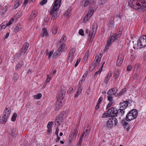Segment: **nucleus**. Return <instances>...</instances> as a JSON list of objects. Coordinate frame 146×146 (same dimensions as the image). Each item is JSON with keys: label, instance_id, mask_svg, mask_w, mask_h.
<instances>
[{"label": "nucleus", "instance_id": "4468645a", "mask_svg": "<svg viewBox=\"0 0 146 146\" xmlns=\"http://www.w3.org/2000/svg\"><path fill=\"white\" fill-rule=\"evenodd\" d=\"M117 89L116 88H112L108 90L107 92V94L111 96L115 95L116 96H118V94H117Z\"/></svg>", "mask_w": 146, "mask_h": 146}, {"label": "nucleus", "instance_id": "79ce46f5", "mask_svg": "<svg viewBox=\"0 0 146 146\" xmlns=\"http://www.w3.org/2000/svg\"><path fill=\"white\" fill-rule=\"evenodd\" d=\"M29 43L27 42H26L24 44L22 48H26V49L27 50L29 47Z\"/></svg>", "mask_w": 146, "mask_h": 146}, {"label": "nucleus", "instance_id": "2eb2a0df", "mask_svg": "<svg viewBox=\"0 0 146 146\" xmlns=\"http://www.w3.org/2000/svg\"><path fill=\"white\" fill-rule=\"evenodd\" d=\"M65 44H61L59 46H58L57 45V46H59V48H58L57 51H56V54H57L58 56H60V52H62L64 51V48L65 47Z\"/></svg>", "mask_w": 146, "mask_h": 146}, {"label": "nucleus", "instance_id": "f704fd0d", "mask_svg": "<svg viewBox=\"0 0 146 146\" xmlns=\"http://www.w3.org/2000/svg\"><path fill=\"white\" fill-rule=\"evenodd\" d=\"M89 55V51L88 50L86 53L84 57V62H86L87 61Z\"/></svg>", "mask_w": 146, "mask_h": 146}, {"label": "nucleus", "instance_id": "864d4df0", "mask_svg": "<svg viewBox=\"0 0 146 146\" xmlns=\"http://www.w3.org/2000/svg\"><path fill=\"white\" fill-rule=\"evenodd\" d=\"M86 79V77L84 75L82 77L81 80L79 81V84L80 85H81L80 84L82 82H83L84 80H85Z\"/></svg>", "mask_w": 146, "mask_h": 146}, {"label": "nucleus", "instance_id": "f3484780", "mask_svg": "<svg viewBox=\"0 0 146 146\" xmlns=\"http://www.w3.org/2000/svg\"><path fill=\"white\" fill-rule=\"evenodd\" d=\"M11 113V109L10 108H6L4 111L3 116L8 119L10 116Z\"/></svg>", "mask_w": 146, "mask_h": 146}, {"label": "nucleus", "instance_id": "7ed1b4c3", "mask_svg": "<svg viewBox=\"0 0 146 146\" xmlns=\"http://www.w3.org/2000/svg\"><path fill=\"white\" fill-rule=\"evenodd\" d=\"M121 33V31H119L118 34H114L113 35L109 36L107 40V42L106 47L104 49L105 50L108 49L111 44L117 40L120 37Z\"/></svg>", "mask_w": 146, "mask_h": 146}, {"label": "nucleus", "instance_id": "774afa93", "mask_svg": "<svg viewBox=\"0 0 146 146\" xmlns=\"http://www.w3.org/2000/svg\"><path fill=\"white\" fill-rule=\"evenodd\" d=\"M103 100V98L102 97H100L97 103L100 104Z\"/></svg>", "mask_w": 146, "mask_h": 146}, {"label": "nucleus", "instance_id": "0e129e2a", "mask_svg": "<svg viewBox=\"0 0 146 146\" xmlns=\"http://www.w3.org/2000/svg\"><path fill=\"white\" fill-rule=\"evenodd\" d=\"M62 114H61L59 115L58 117L57 118L59 119L60 121H61L62 119Z\"/></svg>", "mask_w": 146, "mask_h": 146}, {"label": "nucleus", "instance_id": "338daca9", "mask_svg": "<svg viewBox=\"0 0 146 146\" xmlns=\"http://www.w3.org/2000/svg\"><path fill=\"white\" fill-rule=\"evenodd\" d=\"M132 69V66L131 65H129L127 66V70L128 71L131 70Z\"/></svg>", "mask_w": 146, "mask_h": 146}, {"label": "nucleus", "instance_id": "412c9836", "mask_svg": "<svg viewBox=\"0 0 146 146\" xmlns=\"http://www.w3.org/2000/svg\"><path fill=\"white\" fill-rule=\"evenodd\" d=\"M108 28L110 30H114L115 29L113 22L112 20L110 21L108 25Z\"/></svg>", "mask_w": 146, "mask_h": 146}, {"label": "nucleus", "instance_id": "6e6d98bb", "mask_svg": "<svg viewBox=\"0 0 146 146\" xmlns=\"http://www.w3.org/2000/svg\"><path fill=\"white\" fill-rule=\"evenodd\" d=\"M106 2V1L105 0H100L99 1L98 3L100 5H102Z\"/></svg>", "mask_w": 146, "mask_h": 146}, {"label": "nucleus", "instance_id": "bf43d9fd", "mask_svg": "<svg viewBox=\"0 0 146 146\" xmlns=\"http://www.w3.org/2000/svg\"><path fill=\"white\" fill-rule=\"evenodd\" d=\"M79 34L82 36H84V34L83 30L82 29L80 30L79 31Z\"/></svg>", "mask_w": 146, "mask_h": 146}, {"label": "nucleus", "instance_id": "f8f14e48", "mask_svg": "<svg viewBox=\"0 0 146 146\" xmlns=\"http://www.w3.org/2000/svg\"><path fill=\"white\" fill-rule=\"evenodd\" d=\"M94 0H85L82 1L81 5L84 7L89 5H92L95 3Z\"/></svg>", "mask_w": 146, "mask_h": 146}, {"label": "nucleus", "instance_id": "f257e3e1", "mask_svg": "<svg viewBox=\"0 0 146 146\" xmlns=\"http://www.w3.org/2000/svg\"><path fill=\"white\" fill-rule=\"evenodd\" d=\"M66 90H64L63 91L62 90V92H61L60 94L58 96V100L56 102L55 107V110L57 111L60 109L62 107V105L64 104L63 98L65 96Z\"/></svg>", "mask_w": 146, "mask_h": 146}, {"label": "nucleus", "instance_id": "473e14b6", "mask_svg": "<svg viewBox=\"0 0 146 146\" xmlns=\"http://www.w3.org/2000/svg\"><path fill=\"white\" fill-rule=\"evenodd\" d=\"M112 74L111 73H109L107 75L106 78L104 80V82L106 84L108 83V81L110 79V77H111Z\"/></svg>", "mask_w": 146, "mask_h": 146}, {"label": "nucleus", "instance_id": "f03ea898", "mask_svg": "<svg viewBox=\"0 0 146 146\" xmlns=\"http://www.w3.org/2000/svg\"><path fill=\"white\" fill-rule=\"evenodd\" d=\"M132 8L133 9H144L146 8V0H138L137 1H133L131 3Z\"/></svg>", "mask_w": 146, "mask_h": 146}, {"label": "nucleus", "instance_id": "a18cd8bd", "mask_svg": "<svg viewBox=\"0 0 146 146\" xmlns=\"http://www.w3.org/2000/svg\"><path fill=\"white\" fill-rule=\"evenodd\" d=\"M124 109V108H122L120 107L119 110L117 111H118V113H119L121 115H122L124 113V111L123 110Z\"/></svg>", "mask_w": 146, "mask_h": 146}, {"label": "nucleus", "instance_id": "0eeeda50", "mask_svg": "<svg viewBox=\"0 0 146 146\" xmlns=\"http://www.w3.org/2000/svg\"><path fill=\"white\" fill-rule=\"evenodd\" d=\"M90 127L89 125H88L86 127L84 128L83 133L82 135L81 136L80 139L79 140L78 144V146H80L81 145L83 141V137H84L85 138L88 136L90 133Z\"/></svg>", "mask_w": 146, "mask_h": 146}, {"label": "nucleus", "instance_id": "4d7b16f0", "mask_svg": "<svg viewBox=\"0 0 146 146\" xmlns=\"http://www.w3.org/2000/svg\"><path fill=\"white\" fill-rule=\"evenodd\" d=\"M47 2V0H42L40 3V4L41 5H43L45 4Z\"/></svg>", "mask_w": 146, "mask_h": 146}, {"label": "nucleus", "instance_id": "3c124183", "mask_svg": "<svg viewBox=\"0 0 146 146\" xmlns=\"http://www.w3.org/2000/svg\"><path fill=\"white\" fill-rule=\"evenodd\" d=\"M15 21V20L13 18H12L9 21V22L8 23H7L6 25H7V26H10L12 24V23Z\"/></svg>", "mask_w": 146, "mask_h": 146}, {"label": "nucleus", "instance_id": "dca6fc26", "mask_svg": "<svg viewBox=\"0 0 146 146\" xmlns=\"http://www.w3.org/2000/svg\"><path fill=\"white\" fill-rule=\"evenodd\" d=\"M124 56L121 54H119L118 56L116 62V65L118 66H120L123 60Z\"/></svg>", "mask_w": 146, "mask_h": 146}, {"label": "nucleus", "instance_id": "bb28decb", "mask_svg": "<svg viewBox=\"0 0 146 146\" xmlns=\"http://www.w3.org/2000/svg\"><path fill=\"white\" fill-rule=\"evenodd\" d=\"M128 102L127 101H125L123 103H120V105L121 107L122 108L125 109L126 107L128 106Z\"/></svg>", "mask_w": 146, "mask_h": 146}, {"label": "nucleus", "instance_id": "4c0bfd02", "mask_svg": "<svg viewBox=\"0 0 146 146\" xmlns=\"http://www.w3.org/2000/svg\"><path fill=\"white\" fill-rule=\"evenodd\" d=\"M21 13H17L15 16L13 18L15 21H16L18 19L21 17Z\"/></svg>", "mask_w": 146, "mask_h": 146}, {"label": "nucleus", "instance_id": "cd10ccee", "mask_svg": "<svg viewBox=\"0 0 146 146\" xmlns=\"http://www.w3.org/2000/svg\"><path fill=\"white\" fill-rule=\"evenodd\" d=\"M21 25L20 24H19L17 25L14 28V31L15 33L18 32L21 29Z\"/></svg>", "mask_w": 146, "mask_h": 146}, {"label": "nucleus", "instance_id": "052dcab7", "mask_svg": "<svg viewBox=\"0 0 146 146\" xmlns=\"http://www.w3.org/2000/svg\"><path fill=\"white\" fill-rule=\"evenodd\" d=\"M73 88H70L68 90V93L69 94L72 93L73 92Z\"/></svg>", "mask_w": 146, "mask_h": 146}, {"label": "nucleus", "instance_id": "7c9ffc66", "mask_svg": "<svg viewBox=\"0 0 146 146\" xmlns=\"http://www.w3.org/2000/svg\"><path fill=\"white\" fill-rule=\"evenodd\" d=\"M23 63L22 60H20L18 63L15 68V70H17L19 69L23 65Z\"/></svg>", "mask_w": 146, "mask_h": 146}, {"label": "nucleus", "instance_id": "e2e57ef3", "mask_svg": "<svg viewBox=\"0 0 146 146\" xmlns=\"http://www.w3.org/2000/svg\"><path fill=\"white\" fill-rule=\"evenodd\" d=\"M56 70H53L51 72V73L50 74V75L51 76H54L55 74L56 73Z\"/></svg>", "mask_w": 146, "mask_h": 146}, {"label": "nucleus", "instance_id": "a19ab883", "mask_svg": "<svg viewBox=\"0 0 146 146\" xmlns=\"http://www.w3.org/2000/svg\"><path fill=\"white\" fill-rule=\"evenodd\" d=\"M70 13H71V10H67L66 11L64 15L65 17H67L70 14Z\"/></svg>", "mask_w": 146, "mask_h": 146}, {"label": "nucleus", "instance_id": "ddd939ff", "mask_svg": "<svg viewBox=\"0 0 146 146\" xmlns=\"http://www.w3.org/2000/svg\"><path fill=\"white\" fill-rule=\"evenodd\" d=\"M75 52V49L74 48H72L70 52L68 55V61L70 62L72 61L73 58L74 57V53Z\"/></svg>", "mask_w": 146, "mask_h": 146}, {"label": "nucleus", "instance_id": "8fccbe9b", "mask_svg": "<svg viewBox=\"0 0 146 146\" xmlns=\"http://www.w3.org/2000/svg\"><path fill=\"white\" fill-rule=\"evenodd\" d=\"M53 124V122L52 121H49L47 125V128H52V126Z\"/></svg>", "mask_w": 146, "mask_h": 146}, {"label": "nucleus", "instance_id": "e433bc0d", "mask_svg": "<svg viewBox=\"0 0 146 146\" xmlns=\"http://www.w3.org/2000/svg\"><path fill=\"white\" fill-rule=\"evenodd\" d=\"M94 12V10H89L87 15L88 16H89V17H91L93 15Z\"/></svg>", "mask_w": 146, "mask_h": 146}, {"label": "nucleus", "instance_id": "37998d69", "mask_svg": "<svg viewBox=\"0 0 146 146\" xmlns=\"http://www.w3.org/2000/svg\"><path fill=\"white\" fill-rule=\"evenodd\" d=\"M90 17H89V16H88V15H86L84 17L83 22L84 23H86L89 20Z\"/></svg>", "mask_w": 146, "mask_h": 146}, {"label": "nucleus", "instance_id": "13d9d810", "mask_svg": "<svg viewBox=\"0 0 146 146\" xmlns=\"http://www.w3.org/2000/svg\"><path fill=\"white\" fill-rule=\"evenodd\" d=\"M49 20V17L47 16L46 17H45V18L44 19V22H45L44 24L45 25H47V24L46 23L48 22Z\"/></svg>", "mask_w": 146, "mask_h": 146}, {"label": "nucleus", "instance_id": "5701e85b", "mask_svg": "<svg viewBox=\"0 0 146 146\" xmlns=\"http://www.w3.org/2000/svg\"><path fill=\"white\" fill-rule=\"evenodd\" d=\"M38 14L37 11L36 10H33L31 14V20L34 19Z\"/></svg>", "mask_w": 146, "mask_h": 146}, {"label": "nucleus", "instance_id": "4be33fe9", "mask_svg": "<svg viewBox=\"0 0 146 146\" xmlns=\"http://www.w3.org/2000/svg\"><path fill=\"white\" fill-rule=\"evenodd\" d=\"M121 123L123 125L125 129L128 131L129 130V125L128 124V123L126 122L125 120H123L121 121Z\"/></svg>", "mask_w": 146, "mask_h": 146}, {"label": "nucleus", "instance_id": "603ef678", "mask_svg": "<svg viewBox=\"0 0 146 146\" xmlns=\"http://www.w3.org/2000/svg\"><path fill=\"white\" fill-rule=\"evenodd\" d=\"M17 115L16 113H15L13 114V116L11 118L12 121H14L15 120L16 118L17 117Z\"/></svg>", "mask_w": 146, "mask_h": 146}, {"label": "nucleus", "instance_id": "aec40b11", "mask_svg": "<svg viewBox=\"0 0 146 146\" xmlns=\"http://www.w3.org/2000/svg\"><path fill=\"white\" fill-rule=\"evenodd\" d=\"M58 14V10H51L50 11V14L54 19H55L57 17Z\"/></svg>", "mask_w": 146, "mask_h": 146}, {"label": "nucleus", "instance_id": "39448f33", "mask_svg": "<svg viewBox=\"0 0 146 146\" xmlns=\"http://www.w3.org/2000/svg\"><path fill=\"white\" fill-rule=\"evenodd\" d=\"M97 24L95 23H94L93 24L91 32L87 29L86 30V33L89 36H90V40L92 41L94 38V36L97 31Z\"/></svg>", "mask_w": 146, "mask_h": 146}, {"label": "nucleus", "instance_id": "5fc2aeb1", "mask_svg": "<svg viewBox=\"0 0 146 146\" xmlns=\"http://www.w3.org/2000/svg\"><path fill=\"white\" fill-rule=\"evenodd\" d=\"M47 79L46 80V81L45 82V84H47L48 82H49L51 80V78L49 76V75H47Z\"/></svg>", "mask_w": 146, "mask_h": 146}, {"label": "nucleus", "instance_id": "1a4fd4ad", "mask_svg": "<svg viewBox=\"0 0 146 146\" xmlns=\"http://www.w3.org/2000/svg\"><path fill=\"white\" fill-rule=\"evenodd\" d=\"M102 56V54L101 53H97L96 54L93 62V65L94 66H96L99 65Z\"/></svg>", "mask_w": 146, "mask_h": 146}, {"label": "nucleus", "instance_id": "c756f323", "mask_svg": "<svg viewBox=\"0 0 146 146\" xmlns=\"http://www.w3.org/2000/svg\"><path fill=\"white\" fill-rule=\"evenodd\" d=\"M22 1L21 0H17L15 2V4L14 6V8L17 9L21 4Z\"/></svg>", "mask_w": 146, "mask_h": 146}, {"label": "nucleus", "instance_id": "c9c22d12", "mask_svg": "<svg viewBox=\"0 0 146 146\" xmlns=\"http://www.w3.org/2000/svg\"><path fill=\"white\" fill-rule=\"evenodd\" d=\"M58 27L57 26H54L52 29V33L54 35L56 34L57 32Z\"/></svg>", "mask_w": 146, "mask_h": 146}, {"label": "nucleus", "instance_id": "6ab92c4d", "mask_svg": "<svg viewBox=\"0 0 146 146\" xmlns=\"http://www.w3.org/2000/svg\"><path fill=\"white\" fill-rule=\"evenodd\" d=\"M18 133V130L16 127H13L11 130V135L13 137H16Z\"/></svg>", "mask_w": 146, "mask_h": 146}, {"label": "nucleus", "instance_id": "6e6552de", "mask_svg": "<svg viewBox=\"0 0 146 146\" xmlns=\"http://www.w3.org/2000/svg\"><path fill=\"white\" fill-rule=\"evenodd\" d=\"M117 120L115 118H110L106 122V125L109 128H111L113 126H115L117 124Z\"/></svg>", "mask_w": 146, "mask_h": 146}, {"label": "nucleus", "instance_id": "a211bd4d", "mask_svg": "<svg viewBox=\"0 0 146 146\" xmlns=\"http://www.w3.org/2000/svg\"><path fill=\"white\" fill-rule=\"evenodd\" d=\"M121 73L120 70L118 69H116L114 72L113 74V77L115 79L117 78L119 76Z\"/></svg>", "mask_w": 146, "mask_h": 146}, {"label": "nucleus", "instance_id": "20e7f679", "mask_svg": "<svg viewBox=\"0 0 146 146\" xmlns=\"http://www.w3.org/2000/svg\"><path fill=\"white\" fill-rule=\"evenodd\" d=\"M138 111L134 109L130 111L126 115V120L128 121H130L136 118L138 115Z\"/></svg>", "mask_w": 146, "mask_h": 146}, {"label": "nucleus", "instance_id": "393cba45", "mask_svg": "<svg viewBox=\"0 0 146 146\" xmlns=\"http://www.w3.org/2000/svg\"><path fill=\"white\" fill-rule=\"evenodd\" d=\"M82 90V86L81 85H79V88L76 92V93L74 95V97L76 98L78 96L79 94L81 93Z\"/></svg>", "mask_w": 146, "mask_h": 146}, {"label": "nucleus", "instance_id": "ea45409f", "mask_svg": "<svg viewBox=\"0 0 146 146\" xmlns=\"http://www.w3.org/2000/svg\"><path fill=\"white\" fill-rule=\"evenodd\" d=\"M108 117H110V115L109 114V113L108 112V110L105 112L102 115V118H106Z\"/></svg>", "mask_w": 146, "mask_h": 146}, {"label": "nucleus", "instance_id": "de8ad7c7", "mask_svg": "<svg viewBox=\"0 0 146 146\" xmlns=\"http://www.w3.org/2000/svg\"><path fill=\"white\" fill-rule=\"evenodd\" d=\"M108 100L109 101V102H111V103H113V99L112 97L110 95L108 97Z\"/></svg>", "mask_w": 146, "mask_h": 146}, {"label": "nucleus", "instance_id": "680f3d73", "mask_svg": "<svg viewBox=\"0 0 146 146\" xmlns=\"http://www.w3.org/2000/svg\"><path fill=\"white\" fill-rule=\"evenodd\" d=\"M80 60H81L80 58L78 59L77 60V61H76V63L75 64V65H74L75 67H76L77 66V65H78V64L80 63Z\"/></svg>", "mask_w": 146, "mask_h": 146}, {"label": "nucleus", "instance_id": "72a5a7b5", "mask_svg": "<svg viewBox=\"0 0 146 146\" xmlns=\"http://www.w3.org/2000/svg\"><path fill=\"white\" fill-rule=\"evenodd\" d=\"M74 135H75L73 133L71 132L70 133L69 136V137L70 138L69 140V142H68L69 144H70L71 143L72 141L73 140Z\"/></svg>", "mask_w": 146, "mask_h": 146}, {"label": "nucleus", "instance_id": "c03bdc74", "mask_svg": "<svg viewBox=\"0 0 146 146\" xmlns=\"http://www.w3.org/2000/svg\"><path fill=\"white\" fill-rule=\"evenodd\" d=\"M102 68L101 67L98 69L97 71L94 74V75L95 76L97 74H100L101 72H102Z\"/></svg>", "mask_w": 146, "mask_h": 146}, {"label": "nucleus", "instance_id": "09e8293b", "mask_svg": "<svg viewBox=\"0 0 146 146\" xmlns=\"http://www.w3.org/2000/svg\"><path fill=\"white\" fill-rule=\"evenodd\" d=\"M42 94L40 93H39L37 95H35L34 96V98L36 99H39L42 96Z\"/></svg>", "mask_w": 146, "mask_h": 146}, {"label": "nucleus", "instance_id": "49530a36", "mask_svg": "<svg viewBox=\"0 0 146 146\" xmlns=\"http://www.w3.org/2000/svg\"><path fill=\"white\" fill-rule=\"evenodd\" d=\"M19 78V76L17 74H15L13 76V79L14 81L16 82L17 80Z\"/></svg>", "mask_w": 146, "mask_h": 146}, {"label": "nucleus", "instance_id": "9b49d317", "mask_svg": "<svg viewBox=\"0 0 146 146\" xmlns=\"http://www.w3.org/2000/svg\"><path fill=\"white\" fill-rule=\"evenodd\" d=\"M62 0H55L52 5V9H59L60 8Z\"/></svg>", "mask_w": 146, "mask_h": 146}, {"label": "nucleus", "instance_id": "b1692460", "mask_svg": "<svg viewBox=\"0 0 146 146\" xmlns=\"http://www.w3.org/2000/svg\"><path fill=\"white\" fill-rule=\"evenodd\" d=\"M43 33L41 34L42 37H48L49 34L48 33L46 28H44L42 29Z\"/></svg>", "mask_w": 146, "mask_h": 146}, {"label": "nucleus", "instance_id": "c85d7f7f", "mask_svg": "<svg viewBox=\"0 0 146 146\" xmlns=\"http://www.w3.org/2000/svg\"><path fill=\"white\" fill-rule=\"evenodd\" d=\"M27 50L26 48H22L20 51V55L22 56H25L27 54L26 52Z\"/></svg>", "mask_w": 146, "mask_h": 146}, {"label": "nucleus", "instance_id": "9d476101", "mask_svg": "<svg viewBox=\"0 0 146 146\" xmlns=\"http://www.w3.org/2000/svg\"><path fill=\"white\" fill-rule=\"evenodd\" d=\"M108 112L109 113L110 117L116 116L118 114V111L115 108H112L108 110Z\"/></svg>", "mask_w": 146, "mask_h": 146}, {"label": "nucleus", "instance_id": "58836bf2", "mask_svg": "<svg viewBox=\"0 0 146 146\" xmlns=\"http://www.w3.org/2000/svg\"><path fill=\"white\" fill-rule=\"evenodd\" d=\"M7 26V25L4 24V23L1 24L0 25V32L3 29H5Z\"/></svg>", "mask_w": 146, "mask_h": 146}, {"label": "nucleus", "instance_id": "423d86ee", "mask_svg": "<svg viewBox=\"0 0 146 146\" xmlns=\"http://www.w3.org/2000/svg\"><path fill=\"white\" fill-rule=\"evenodd\" d=\"M146 45V42L143 38V36L140 37L137 40V44H135L133 48L135 49H140Z\"/></svg>", "mask_w": 146, "mask_h": 146}, {"label": "nucleus", "instance_id": "2f4dec72", "mask_svg": "<svg viewBox=\"0 0 146 146\" xmlns=\"http://www.w3.org/2000/svg\"><path fill=\"white\" fill-rule=\"evenodd\" d=\"M7 117H4L3 115L2 118L0 119V123L1 124H5L6 122L8 119Z\"/></svg>", "mask_w": 146, "mask_h": 146}, {"label": "nucleus", "instance_id": "a878e982", "mask_svg": "<svg viewBox=\"0 0 146 146\" xmlns=\"http://www.w3.org/2000/svg\"><path fill=\"white\" fill-rule=\"evenodd\" d=\"M66 39V36L65 35H64L60 39L59 42L58 43V46H59L61 44H63V43Z\"/></svg>", "mask_w": 146, "mask_h": 146}, {"label": "nucleus", "instance_id": "69168bd1", "mask_svg": "<svg viewBox=\"0 0 146 146\" xmlns=\"http://www.w3.org/2000/svg\"><path fill=\"white\" fill-rule=\"evenodd\" d=\"M54 52V51L53 50H51L48 56V57L49 59H50L53 53Z\"/></svg>", "mask_w": 146, "mask_h": 146}]
</instances>
